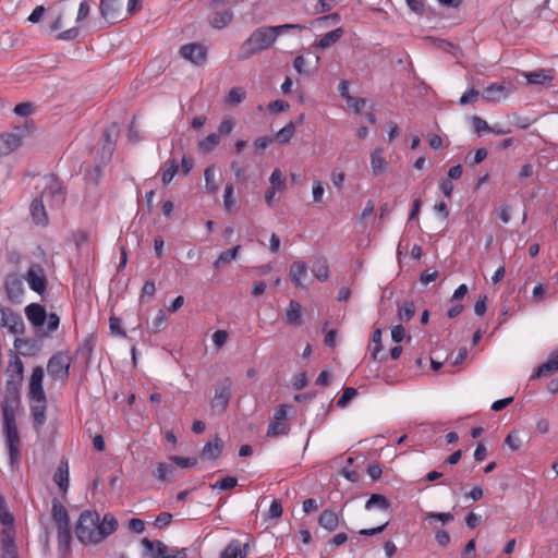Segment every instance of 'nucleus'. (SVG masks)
I'll return each instance as SVG.
<instances>
[{"label": "nucleus", "instance_id": "19", "mask_svg": "<svg viewBox=\"0 0 558 558\" xmlns=\"http://www.w3.org/2000/svg\"><path fill=\"white\" fill-rule=\"evenodd\" d=\"M31 403V415L34 421L35 429H40L41 426L46 422V410H47V400L34 401L29 400Z\"/></svg>", "mask_w": 558, "mask_h": 558}, {"label": "nucleus", "instance_id": "31", "mask_svg": "<svg viewBox=\"0 0 558 558\" xmlns=\"http://www.w3.org/2000/svg\"><path fill=\"white\" fill-rule=\"evenodd\" d=\"M424 520L427 521L434 530H437L435 522H440L442 525L454 520V515L451 512H426Z\"/></svg>", "mask_w": 558, "mask_h": 558}, {"label": "nucleus", "instance_id": "33", "mask_svg": "<svg viewBox=\"0 0 558 558\" xmlns=\"http://www.w3.org/2000/svg\"><path fill=\"white\" fill-rule=\"evenodd\" d=\"M389 507V500L384 495L379 494H373L365 502V509L368 511L373 509L388 510Z\"/></svg>", "mask_w": 558, "mask_h": 558}, {"label": "nucleus", "instance_id": "41", "mask_svg": "<svg viewBox=\"0 0 558 558\" xmlns=\"http://www.w3.org/2000/svg\"><path fill=\"white\" fill-rule=\"evenodd\" d=\"M289 430V426L288 424H286L284 422H279V421H271L268 425V429H267V436L268 437H278V436H282V435H286Z\"/></svg>", "mask_w": 558, "mask_h": 558}, {"label": "nucleus", "instance_id": "2", "mask_svg": "<svg viewBox=\"0 0 558 558\" xmlns=\"http://www.w3.org/2000/svg\"><path fill=\"white\" fill-rule=\"evenodd\" d=\"M118 529V520L112 513L100 519L97 511L85 510L75 525V534L84 544H98Z\"/></svg>", "mask_w": 558, "mask_h": 558}, {"label": "nucleus", "instance_id": "57", "mask_svg": "<svg viewBox=\"0 0 558 558\" xmlns=\"http://www.w3.org/2000/svg\"><path fill=\"white\" fill-rule=\"evenodd\" d=\"M282 505L280 500L274 499L268 510V517L271 519H279L282 515Z\"/></svg>", "mask_w": 558, "mask_h": 558}, {"label": "nucleus", "instance_id": "29", "mask_svg": "<svg viewBox=\"0 0 558 558\" xmlns=\"http://www.w3.org/2000/svg\"><path fill=\"white\" fill-rule=\"evenodd\" d=\"M53 482L58 485L61 492L66 493L69 488V464L68 462H61L54 474Z\"/></svg>", "mask_w": 558, "mask_h": 558}, {"label": "nucleus", "instance_id": "10", "mask_svg": "<svg viewBox=\"0 0 558 558\" xmlns=\"http://www.w3.org/2000/svg\"><path fill=\"white\" fill-rule=\"evenodd\" d=\"M0 325L13 335H21L24 330L23 318L10 308H0Z\"/></svg>", "mask_w": 558, "mask_h": 558}, {"label": "nucleus", "instance_id": "45", "mask_svg": "<svg viewBox=\"0 0 558 558\" xmlns=\"http://www.w3.org/2000/svg\"><path fill=\"white\" fill-rule=\"evenodd\" d=\"M71 539V526L58 527V543L62 549L65 550L70 547Z\"/></svg>", "mask_w": 558, "mask_h": 558}, {"label": "nucleus", "instance_id": "17", "mask_svg": "<svg viewBox=\"0 0 558 558\" xmlns=\"http://www.w3.org/2000/svg\"><path fill=\"white\" fill-rule=\"evenodd\" d=\"M22 145V137L13 133L0 134V157L7 156Z\"/></svg>", "mask_w": 558, "mask_h": 558}, {"label": "nucleus", "instance_id": "37", "mask_svg": "<svg viewBox=\"0 0 558 558\" xmlns=\"http://www.w3.org/2000/svg\"><path fill=\"white\" fill-rule=\"evenodd\" d=\"M294 133H295V123L289 122L287 125H284L282 129H280L276 133V140L280 144H288L294 136Z\"/></svg>", "mask_w": 558, "mask_h": 558}, {"label": "nucleus", "instance_id": "60", "mask_svg": "<svg viewBox=\"0 0 558 558\" xmlns=\"http://www.w3.org/2000/svg\"><path fill=\"white\" fill-rule=\"evenodd\" d=\"M211 339L217 348H221L228 340V332L226 330H217L213 333Z\"/></svg>", "mask_w": 558, "mask_h": 558}, {"label": "nucleus", "instance_id": "40", "mask_svg": "<svg viewBox=\"0 0 558 558\" xmlns=\"http://www.w3.org/2000/svg\"><path fill=\"white\" fill-rule=\"evenodd\" d=\"M173 472L174 468L172 464L160 462L158 463L153 474L157 480L165 482L172 475Z\"/></svg>", "mask_w": 558, "mask_h": 558}, {"label": "nucleus", "instance_id": "64", "mask_svg": "<svg viewBox=\"0 0 558 558\" xmlns=\"http://www.w3.org/2000/svg\"><path fill=\"white\" fill-rule=\"evenodd\" d=\"M347 104L355 112H360L365 107L366 100L364 98H355L351 96L348 97Z\"/></svg>", "mask_w": 558, "mask_h": 558}, {"label": "nucleus", "instance_id": "58", "mask_svg": "<svg viewBox=\"0 0 558 558\" xmlns=\"http://www.w3.org/2000/svg\"><path fill=\"white\" fill-rule=\"evenodd\" d=\"M487 310V296L485 294H481L474 305V312L478 316H483Z\"/></svg>", "mask_w": 558, "mask_h": 558}, {"label": "nucleus", "instance_id": "30", "mask_svg": "<svg viewBox=\"0 0 558 558\" xmlns=\"http://www.w3.org/2000/svg\"><path fill=\"white\" fill-rule=\"evenodd\" d=\"M318 524L323 529L332 532L339 525V517L333 510L326 509L320 513L318 518Z\"/></svg>", "mask_w": 558, "mask_h": 558}, {"label": "nucleus", "instance_id": "4", "mask_svg": "<svg viewBox=\"0 0 558 558\" xmlns=\"http://www.w3.org/2000/svg\"><path fill=\"white\" fill-rule=\"evenodd\" d=\"M25 315L41 337L56 331L60 324V317L56 313L47 315L45 307L38 303L28 304L25 307Z\"/></svg>", "mask_w": 558, "mask_h": 558}, {"label": "nucleus", "instance_id": "9", "mask_svg": "<svg viewBox=\"0 0 558 558\" xmlns=\"http://www.w3.org/2000/svg\"><path fill=\"white\" fill-rule=\"evenodd\" d=\"M232 381L225 378L215 386V396L211 400V408L219 413L225 412L231 398Z\"/></svg>", "mask_w": 558, "mask_h": 558}, {"label": "nucleus", "instance_id": "53", "mask_svg": "<svg viewBox=\"0 0 558 558\" xmlns=\"http://www.w3.org/2000/svg\"><path fill=\"white\" fill-rule=\"evenodd\" d=\"M505 444L513 451L520 449L522 441L517 432H511L505 439Z\"/></svg>", "mask_w": 558, "mask_h": 558}, {"label": "nucleus", "instance_id": "44", "mask_svg": "<svg viewBox=\"0 0 558 558\" xmlns=\"http://www.w3.org/2000/svg\"><path fill=\"white\" fill-rule=\"evenodd\" d=\"M241 555V544L236 539H232L223 549L220 558H239Z\"/></svg>", "mask_w": 558, "mask_h": 558}, {"label": "nucleus", "instance_id": "32", "mask_svg": "<svg viewBox=\"0 0 558 558\" xmlns=\"http://www.w3.org/2000/svg\"><path fill=\"white\" fill-rule=\"evenodd\" d=\"M313 275L319 281H326L329 278V266L325 257L317 258L313 264Z\"/></svg>", "mask_w": 558, "mask_h": 558}, {"label": "nucleus", "instance_id": "54", "mask_svg": "<svg viewBox=\"0 0 558 558\" xmlns=\"http://www.w3.org/2000/svg\"><path fill=\"white\" fill-rule=\"evenodd\" d=\"M336 5V0H318L314 13L322 14L329 12Z\"/></svg>", "mask_w": 558, "mask_h": 558}, {"label": "nucleus", "instance_id": "14", "mask_svg": "<svg viewBox=\"0 0 558 558\" xmlns=\"http://www.w3.org/2000/svg\"><path fill=\"white\" fill-rule=\"evenodd\" d=\"M120 0H100V14L108 24H114L121 16Z\"/></svg>", "mask_w": 558, "mask_h": 558}, {"label": "nucleus", "instance_id": "47", "mask_svg": "<svg viewBox=\"0 0 558 558\" xmlns=\"http://www.w3.org/2000/svg\"><path fill=\"white\" fill-rule=\"evenodd\" d=\"M471 122L477 136H482L484 132H490L492 126L481 117H472Z\"/></svg>", "mask_w": 558, "mask_h": 558}, {"label": "nucleus", "instance_id": "56", "mask_svg": "<svg viewBox=\"0 0 558 558\" xmlns=\"http://www.w3.org/2000/svg\"><path fill=\"white\" fill-rule=\"evenodd\" d=\"M234 204L233 201V185L227 184L223 193V207L226 210H230Z\"/></svg>", "mask_w": 558, "mask_h": 558}, {"label": "nucleus", "instance_id": "34", "mask_svg": "<svg viewBox=\"0 0 558 558\" xmlns=\"http://www.w3.org/2000/svg\"><path fill=\"white\" fill-rule=\"evenodd\" d=\"M220 143V137L216 133H211L204 140L198 142V149L203 154L213 151Z\"/></svg>", "mask_w": 558, "mask_h": 558}, {"label": "nucleus", "instance_id": "21", "mask_svg": "<svg viewBox=\"0 0 558 558\" xmlns=\"http://www.w3.org/2000/svg\"><path fill=\"white\" fill-rule=\"evenodd\" d=\"M521 75L526 80L529 85H545L554 78L550 71L545 69H538L532 72H521Z\"/></svg>", "mask_w": 558, "mask_h": 558}, {"label": "nucleus", "instance_id": "28", "mask_svg": "<svg viewBox=\"0 0 558 558\" xmlns=\"http://www.w3.org/2000/svg\"><path fill=\"white\" fill-rule=\"evenodd\" d=\"M371 168L374 175H379L385 172L387 161L384 158L383 148H375L371 154Z\"/></svg>", "mask_w": 558, "mask_h": 558}, {"label": "nucleus", "instance_id": "39", "mask_svg": "<svg viewBox=\"0 0 558 558\" xmlns=\"http://www.w3.org/2000/svg\"><path fill=\"white\" fill-rule=\"evenodd\" d=\"M381 336H383V330L379 328L375 329L372 335V343L374 344V348L372 351V360L373 361H383V357L379 356L380 352L383 351Z\"/></svg>", "mask_w": 558, "mask_h": 558}, {"label": "nucleus", "instance_id": "6", "mask_svg": "<svg viewBox=\"0 0 558 558\" xmlns=\"http://www.w3.org/2000/svg\"><path fill=\"white\" fill-rule=\"evenodd\" d=\"M50 207H60L64 202V191L61 181L54 177L45 179L44 189L38 196Z\"/></svg>", "mask_w": 558, "mask_h": 558}, {"label": "nucleus", "instance_id": "12", "mask_svg": "<svg viewBox=\"0 0 558 558\" xmlns=\"http://www.w3.org/2000/svg\"><path fill=\"white\" fill-rule=\"evenodd\" d=\"M513 92L510 83H492L483 92V98L488 102H499Z\"/></svg>", "mask_w": 558, "mask_h": 558}, {"label": "nucleus", "instance_id": "63", "mask_svg": "<svg viewBox=\"0 0 558 558\" xmlns=\"http://www.w3.org/2000/svg\"><path fill=\"white\" fill-rule=\"evenodd\" d=\"M289 109V104L284 100H275L268 105V110L270 112H283Z\"/></svg>", "mask_w": 558, "mask_h": 558}, {"label": "nucleus", "instance_id": "62", "mask_svg": "<svg viewBox=\"0 0 558 558\" xmlns=\"http://www.w3.org/2000/svg\"><path fill=\"white\" fill-rule=\"evenodd\" d=\"M405 337V330L403 326L396 325L391 327V339L393 342L399 343L401 342Z\"/></svg>", "mask_w": 558, "mask_h": 558}, {"label": "nucleus", "instance_id": "7", "mask_svg": "<svg viewBox=\"0 0 558 558\" xmlns=\"http://www.w3.org/2000/svg\"><path fill=\"white\" fill-rule=\"evenodd\" d=\"M70 365L71 356L64 352H57L48 361V375L54 380H65L69 377Z\"/></svg>", "mask_w": 558, "mask_h": 558}, {"label": "nucleus", "instance_id": "52", "mask_svg": "<svg viewBox=\"0 0 558 558\" xmlns=\"http://www.w3.org/2000/svg\"><path fill=\"white\" fill-rule=\"evenodd\" d=\"M480 97V92L475 89L474 87L469 88L466 92H464L460 98V105L465 106L469 104H472L476 101Z\"/></svg>", "mask_w": 558, "mask_h": 558}, {"label": "nucleus", "instance_id": "3", "mask_svg": "<svg viewBox=\"0 0 558 558\" xmlns=\"http://www.w3.org/2000/svg\"><path fill=\"white\" fill-rule=\"evenodd\" d=\"M276 40L270 26H259L242 43L238 57L241 60H247L269 49Z\"/></svg>", "mask_w": 558, "mask_h": 558}, {"label": "nucleus", "instance_id": "15", "mask_svg": "<svg viewBox=\"0 0 558 558\" xmlns=\"http://www.w3.org/2000/svg\"><path fill=\"white\" fill-rule=\"evenodd\" d=\"M45 204L43 198L36 197L33 199L29 207L33 222L40 227H46L49 222Z\"/></svg>", "mask_w": 558, "mask_h": 558}, {"label": "nucleus", "instance_id": "48", "mask_svg": "<svg viewBox=\"0 0 558 558\" xmlns=\"http://www.w3.org/2000/svg\"><path fill=\"white\" fill-rule=\"evenodd\" d=\"M238 484V478L233 476H227L220 481H217L211 485L213 489L227 490L231 489Z\"/></svg>", "mask_w": 558, "mask_h": 558}, {"label": "nucleus", "instance_id": "23", "mask_svg": "<svg viewBox=\"0 0 558 558\" xmlns=\"http://www.w3.org/2000/svg\"><path fill=\"white\" fill-rule=\"evenodd\" d=\"M558 371V350L553 352L546 362H544L532 375V379L549 375Z\"/></svg>", "mask_w": 558, "mask_h": 558}, {"label": "nucleus", "instance_id": "49", "mask_svg": "<svg viewBox=\"0 0 558 558\" xmlns=\"http://www.w3.org/2000/svg\"><path fill=\"white\" fill-rule=\"evenodd\" d=\"M340 20H341L340 14L335 12V13H330L328 15L317 17L314 21V23L319 26L327 27L329 25H335V24L339 23Z\"/></svg>", "mask_w": 558, "mask_h": 558}, {"label": "nucleus", "instance_id": "16", "mask_svg": "<svg viewBox=\"0 0 558 558\" xmlns=\"http://www.w3.org/2000/svg\"><path fill=\"white\" fill-rule=\"evenodd\" d=\"M308 277L307 266L304 262H294L290 266V278L292 283L300 289L305 288V280Z\"/></svg>", "mask_w": 558, "mask_h": 558}, {"label": "nucleus", "instance_id": "1", "mask_svg": "<svg viewBox=\"0 0 558 558\" xmlns=\"http://www.w3.org/2000/svg\"><path fill=\"white\" fill-rule=\"evenodd\" d=\"M23 362L17 354L12 353L7 368V385L1 401L2 435L12 471L19 466L21 460V440L16 426V413L21 408L20 388L23 381Z\"/></svg>", "mask_w": 558, "mask_h": 558}, {"label": "nucleus", "instance_id": "35", "mask_svg": "<svg viewBox=\"0 0 558 558\" xmlns=\"http://www.w3.org/2000/svg\"><path fill=\"white\" fill-rule=\"evenodd\" d=\"M246 98V92L243 87H233L225 98V102L230 106H236Z\"/></svg>", "mask_w": 558, "mask_h": 558}, {"label": "nucleus", "instance_id": "38", "mask_svg": "<svg viewBox=\"0 0 558 558\" xmlns=\"http://www.w3.org/2000/svg\"><path fill=\"white\" fill-rule=\"evenodd\" d=\"M239 251H240V245H236L230 250L221 252L215 262V267L219 268L222 265L234 260L238 256Z\"/></svg>", "mask_w": 558, "mask_h": 558}, {"label": "nucleus", "instance_id": "11", "mask_svg": "<svg viewBox=\"0 0 558 558\" xmlns=\"http://www.w3.org/2000/svg\"><path fill=\"white\" fill-rule=\"evenodd\" d=\"M180 56L195 65H202L207 58L206 48L197 43H190L180 48Z\"/></svg>", "mask_w": 558, "mask_h": 558}, {"label": "nucleus", "instance_id": "18", "mask_svg": "<svg viewBox=\"0 0 558 558\" xmlns=\"http://www.w3.org/2000/svg\"><path fill=\"white\" fill-rule=\"evenodd\" d=\"M118 134V128L112 124L104 132V147H102V162L106 163L111 159L114 149L116 136Z\"/></svg>", "mask_w": 558, "mask_h": 558}, {"label": "nucleus", "instance_id": "51", "mask_svg": "<svg viewBox=\"0 0 558 558\" xmlns=\"http://www.w3.org/2000/svg\"><path fill=\"white\" fill-rule=\"evenodd\" d=\"M357 391L355 388L347 387L343 389L342 396L338 399L337 405L344 408L348 403L356 396Z\"/></svg>", "mask_w": 558, "mask_h": 558}, {"label": "nucleus", "instance_id": "8", "mask_svg": "<svg viewBox=\"0 0 558 558\" xmlns=\"http://www.w3.org/2000/svg\"><path fill=\"white\" fill-rule=\"evenodd\" d=\"M142 545L146 550L154 553V558H186L185 548H169L159 539L149 541L145 537Z\"/></svg>", "mask_w": 558, "mask_h": 558}, {"label": "nucleus", "instance_id": "46", "mask_svg": "<svg viewBox=\"0 0 558 558\" xmlns=\"http://www.w3.org/2000/svg\"><path fill=\"white\" fill-rule=\"evenodd\" d=\"M415 315V306L411 301H405L399 308V318L402 322H409Z\"/></svg>", "mask_w": 558, "mask_h": 558}, {"label": "nucleus", "instance_id": "50", "mask_svg": "<svg viewBox=\"0 0 558 558\" xmlns=\"http://www.w3.org/2000/svg\"><path fill=\"white\" fill-rule=\"evenodd\" d=\"M270 28L274 32L275 37L277 38L279 35H282L290 29L303 31V29H306V26L302 25V24H282V25L270 26Z\"/></svg>", "mask_w": 558, "mask_h": 558}, {"label": "nucleus", "instance_id": "43", "mask_svg": "<svg viewBox=\"0 0 558 558\" xmlns=\"http://www.w3.org/2000/svg\"><path fill=\"white\" fill-rule=\"evenodd\" d=\"M205 186L209 193H217L216 173L214 166H209L204 171Z\"/></svg>", "mask_w": 558, "mask_h": 558}, {"label": "nucleus", "instance_id": "25", "mask_svg": "<svg viewBox=\"0 0 558 558\" xmlns=\"http://www.w3.org/2000/svg\"><path fill=\"white\" fill-rule=\"evenodd\" d=\"M222 439L218 435H215L203 447L202 457L214 460L218 458L222 450Z\"/></svg>", "mask_w": 558, "mask_h": 558}, {"label": "nucleus", "instance_id": "42", "mask_svg": "<svg viewBox=\"0 0 558 558\" xmlns=\"http://www.w3.org/2000/svg\"><path fill=\"white\" fill-rule=\"evenodd\" d=\"M179 166L175 159H171L167 167L161 170V181L165 185L169 184L178 172Z\"/></svg>", "mask_w": 558, "mask_h": 558}, {"label": "nucleus", "instance_id": "13", "mask_svg": "<svg viewBox=\"0 0 558 558\" xmlns=\"http://www.w3.org/2000/svg\"><path fill=\"white\" fill-rule=\"evenodd\" d=\"M44 371L40 366L33 369L28 385V399L34 401L46 400V393L43 387Z\"/></svg>", "mask_w": 558, "mask_h": 558}, {"label": "nucleus", "instance_id": "24", "mask_svg": "<svg viewBox=\"0 0 558 558\" xmlns=\"http://www.w3.org/2000/svg\"><path fill=\"white\" fill-rule=\"evenodd\" d=\"M233 19V13L230 9L215 11L209 17V24L216 29L225 28Z\"/></svg>", "mask_w": 558, "mask_h": 558}, {"label": "nucleus", "instance_id": "26", "mask_svg": "<svg viewBox=\"0 0 558 558\" xmlns=\"http://www.w3.org/2000/svg\"><path fill=\"white\" fill-rule=\"evenodd\" d=\"M52 518L57 527L70 526L68 510L58 499L52 500Z\"/></svg>", "mask_w": 558, "mask_h": 558}, {"label": "nucleus", "instance_id": "61", "mask_svg": "<svg viewBox=\"0 0 558 558\" xmlns=\"http://www.w3.org/2000/svg\"><path fill=\"white\" fill-rule=\"evenodd\" d=\"M435 539L438 543V545L442 548L447 547L450 544V535L448 532L444 530L436 531Z\"/></svg>", "mask_w": 558, "mask_h": 558}, {"label": "nucleus", "instance_id": "36", "mask_svg": "<svg viewBox=\"0 0 558 558\" xmlns=\"http://www.w3.org/2000/svg\"><path fill=\"white\" fill-rule=\"evenodd\" d=\"M287 187L286 179L280 169H275L269 177V189L276 192H282Z\"/></svg>", "mask_w": 558, "mask_h": 558}, {"label": "nucleus", "instance_id": "27", "mask_svg": "<svg viewBox=\"0 0 558 558\" xmlns=\"http://www.w3.org/2000/svg\"><path fill=\"white\" fill-rule=\"evenodd\" d=\"M286 319L292 326L299 327L302 325V306L299 302L290 301L286 308Z\"/></svg>", "mask_w": 558, "mask_h": 558}, {"label": "nucleus", "instance_id": "5", "mask_svg": "<svg viewBox=\"0 0 558 558\" xmlns=\"http://www.w3.org/2000/svg\"><path fill=\"white\" fill-rule=\"evenodd\" d=\"M0 522L4 525L0 534L1 551L3 556L17 555L15 546L14 517L8 510L5 500L0 495Z\"/></svg>", "mask_w": 558, "mask_h": 558}, {"label": "nucleus", "instance_id": "59", "mask_svg": "<svg viewBox=\"0 0 558 558\" xmlns=\"http://www.w3.org/2000/svg\"><path fill=\"white\" fill-rule=\"evenodd\" d=\"M234 128V122L231 118H225L218 128V131L221 135H229Z\"/></svg>", "mask_w": 558, "mask_h": 558}, {"label": "nucleus", "instance_id": "55", "mask_svg": "<svg viewBox=\"0 0 558 558\" xmlns=\"http://www.w3.org/2000/svg\"><path fill=\"white\" fill-rule=\"evenodd\" d=\"M170 460L173 461L178 466H180L182 469L194 466L197 463L196 458H185V457L172 456V457H170Z\"/></svg>", "mask_w": 558, "mask_h": 558}, {"label": "nucleus", "instance_id": "22", "mask_svg": "<svg viewBox=\"0 0 558 558\" xmlns=\"http://www.w3.org/2000/svg\"><path fill=\"white\" fill-rule=\"evenodd\" d=\"M25 279L33 291L37 293H43L45 291L46 279L40 269H28Z\"/></svg>", "mask_w": 558, "mask_h": 558}, {"label": "nucleus", "instance_id": "20", "mask_svg": "<svg viewBox=\"0 0 558 558\" xmlns=\"http://www.w3.org/2000/svg\"><path fill=\"white\" fill-rule=\"evenodd\" d=\"M344 34V29L342 27H338L326 33L320 39L314 43V47L320 50H326L338 43Z\"/></svg>", "mask_w": 558, "mask_h": 558}]
</instances>
